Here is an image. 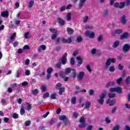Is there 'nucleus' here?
Returning a JSON list of instances; mask_svg holds the SVG:
<instances>
[{
  "mask_svg": "<svg viewBox=\"0 0 130 130\" xmlns=\"http://www.w3.org/2000/svg\"><path fill=\"white\" fill-rule=\"evenodd\" d=\"M68 57V53L66 52L63 56H62V58H61V61H58L57 62V63L55 64L56 68L58 69H61V64L64 66L68 61V59L67 58Z\"/></svg>",
  "mask_w": 130,
  "mask_h": 130,
  "instance_id": "f257e3e1",
  "label": "nucleus"
},
{
  "mask_svg": "<svg viewBox=\"0 0 130 130\" xmlns=\"http://www.w3.org/2000/svg\"><path fill=\"white\" fill-rule=\"evenodd\" d=\"M106 95H107V92L106 91L104 90L101 94L100 96V99L97 100L98 102L101 105H103L104 104V98L106 97Z\"/></svg>",
  "mask_w": 130,
  "mask_h": 130,
  "instance_id": "f03ea898",
  "label": "nucleus"
},
{
  "mask_svg": "<svg viewBox=\"0 0 130 130\" xmlns=\"http://www.w3.org/2000/svg\"><path fill=\"white\" fill-rule=\"evenodd\" d=\"M55 88L57 90H59L58 94L60 95H62V93L66 91V88L62 87V84L59 82L56 84Z\"/></svg>",
  "mask_w": 130,
  "mask_h": 130,
  "instance_id": "7ed1b4c3",
  "label": "nucleus"
},
{
  "mask_svg": "<svg viewBox=\"0 0 130 130\" xmlns=\"http://www.w3.org/2000/svg\"><path fill=\"white\" fill-rule=\"evenodd\" d=\"M79 122L81 123L79 125V127L80 128H84V127H86V120L84 117L82 116L80 117Z\"/></svg>",
  "mask_w": 130,
  "mask_h": 130,
  "instance_id": "20e7f679",
  "label": "nucleus"
},
{
  "mask_svg": "<svg viewBox=\"0 0 130 130\" xmlns=\"http://www.w3.org/2000/svg\"><path fill=\"white\" fill-rule=\"evenodd\" d=\"M85 36L86 37H88L91 39H93V38H95V33L93 31H90L89 30H87L85 32Z\"/></svg>",
  "mask_w": 130,
  "mask_h": 130,
  "instance_id": "39448f33",
  "label": "nucleus"
},
{
  "mask_svg": "<svg viewBox=\"0 0 130 130\" xmlns=\"http://www.w3.org/2000/svg\"><path fill=\"white\" fill-rule=\"evenodd\" d=\"M111 62H113V63H115V62H116V60L115 58H108V59L106 62V65H105L106 68H108V67H109V66L111 64Z\"/></svg>",
  "mask_w": 130,
  "mask_h": 130,
  "instance_id": "423d86ee",
  "label": "nucleus"
},
{
  "mask_svg": "<svg viewBox=\"0 0 130 130\" xmlns=\"http://www.w3.org/2000/svg\"><path fill=\"white\" fill-rule=\"evenodd\" d=\"M49 31H50L51 33H53L51 37V38L52 40H54L57 37V30L54 28H50Z\"/></svg>",
  "mask_w": 130,
  "mask_h": 130,
  "instance_id": "0eeeda50",
  "label": "nucleus"
},
{
  "mask_svg": "<svg viewBox=\"0 0 130 130\" xmlns=\"http://www.w3.org/2000/svg\"><path fill=\"white\" fill-rule=\"evenodd\" d=\"M73 40H74V37L71 36L67 39L62 38L61 39V42H62V43H64V44L68 43L69 44H71V43L73 42Z\"/></svg>",
  "mask_w": 130,
  "mask_h": 130,
  "instance_id": "6e6552de",
  "label": "nucleus"
},
{
  "mask_svg": "<svg viewBox=\"0 0 130 130\" xmlns=\"http://www.w3.org/2000/svg\"><path fill=\"white\" fill-rule=\"evenodd\" d=\"M106 103L107 104H109V106H113V105L116 103V100L115 99H108Z\"/></svg>",
  "mask_w": 130,
  "mask_h": 130,
  "instance_id": "1a4fd4ad",
  "label": "nucleus"
},
{
  "mask_svg": "<svg viewBox=\"0 0 130 130\" xmlns=\"http://www.w3.org/2000/svg\"><path fill=\"white\" fill-rule=\"evenodd\" d=\"M52 71H53V69H52V68H49L47 69V76L46 77V80H47L48 81L51 79V73H52Z\"/></svg>",
  "mask_w": 130,
  "mask_h": 130,
  "instance_id": "9d476101",
  "label": "nucleus"
},
{
  "mask_svg": "<svg viewBox=\"0 0 130 130\" xmlns=\"http://www.w3.org/2000/svg\"><path fill=\"white\" fill-rule=\"evenodd\" d=\"M130 45L128 44H125L123 46V52L124 53L129 51Z\"/></svg>",
  "mask_w": 130,
  "mask_h": 130,
  "instance_id": "9b49d317",
  "label": "nucleus"
},
{
  "mask_svg": "<svg viewBox=\"0 0 130 130\" xmlns=\"http://www.w3.org/2000/svg\"><path fill=\"white\" fill-rule=\"evenodd\" d=\"M120 5L118 3L116 2L115 3L114 7L115 8H119V9H123L124 8V2H121Z\"/></svg>",
  "mask_w": 130,
  "mask_h": 130,
  "instance_id": "f8f14e48",
  "label": "nucleus"
},
{
  "mask_svg": "<svg viewBox=\"0 0 130 130\" xmlns=\"http://www.w3.org/2000/svg\"><path fill=\"white\" fill-rule=\"evenodd\" d=\"M128 36H129V35L128 34V32H124L120 37V39L121 40H123V39H126V38H128Z\"/></svg>",
  "mask_w": 130,
  "mask_h": 130,
  "instance_id": "ddd939ff",
  "label": "nucleus"
},
{
  "mask_svg": "<svg viewBox=\"0 0 130 130\" xmlns=\"http://www.w3.org/2000/svg\"><path fill=\"white\" fill-rule=\"evenodd\" d=\"M57 21L60 26H63L64 24H66V21H64L63 19H62L60 17H58L57 19Z\"/></svg>",
  "mask_w": 130,
  "mask_h": 130,
  "instance_id": "4468645a",
  "label": "nucleus"
},
{
  "mask_svg": "<svg viewBox=\"0 0 130 130\" xmlns=\"http://www.w3.org/2000/svg\"><path fill=\"white\" fill-rule=\"evenodd\" d=\"M87 2V0H80V2L78 5L79 9H82L85 3Z\"/></svg>",
  "mask_w": 130,
  "mask_h": 130,
  "instance_id": "2eb2a0df",
  "label": "nucleus"
},
{
  "mask_svg": "<svg viewBox=\"0 0 130 130\" xmlns=\"http://www.w3.org/2000/svg\"><path fill=\"white\" fill-rule=\"evenodd\" d=\"M77 60H78L77 63V67H81V64L83 63V58L81 56H78L77 57Z\"/></svg>",
  "mask_w": 130,
  "mask_h": 130,
  "instance_id": "dca6fc26",
  "label": "nucleus"
},
{
  "mask_svg": "<svg viewBox=\"0 0 130 130\" xmlns=\"http://www.w3.org/2000/svg\"><path fill=\"white\" fill-rule=\"evenodd\" d=\"M84 75H85V73H84L83 72H81L79 73V75L77 76V78L79 81H82L83 80Z\"/></svg>",
  "mask_w": 130,
  "mask_h": 130,
  "instance_id": "f3484780",
  "label": "nucleus"
},
{
  "mask_svg": "<svg viewBox=\"0 0 130 130\" xmlns=\"http://www.w3.org/2000/svg\"><path fill=\"white\" fill-rule=\"evenodd\" d=\"M16 36H17L16 32H14L12 35V36L10 37V40L9 41V42L10 43H13V42H14V40H15V39L16 38Z\"/></svg>",
  "mask_w": 130,
  "mask_h": 130,
  "instance_id": "a211bd4d",
  "label": "nucleus"
},
{
  "mask_svg": "<svg viewBox=\"0 0 130 130\" xmlns=\"http://www.w3.org/2000/svg\"><path fill=\"white\" fill-rule=\"evenodd\" d=\"M1 17L3 18H8L9 17V12L8 11H3L1 14Z\"/></svg>",
  "mask_w": 130,
  "mask_h": 130,
  "instance_id": "6ab92c4d",
  "label": "nucleus"
},
{
  "mask_svg": "<svg viewBox=\"0 0 130 130\" xmlns=\"http://www.w3.org/2000/svg\"><path fill=\"white\" fill-rule=\"evenodd\" d=\"M66 19L68 22H71L72 21V14L68 12L66 15Z\"/></svg>",
  "mask_w": 130,
  "mask_h": 130,
  "instance_id": "aec40b11",
  "label": "nucleus"
},
{
  "mask_svg": "<svg viewBox=\"0 0 130 130\" xmlns=\"http://www.w3.org/2000/svg\"><path fill=\"white\" fill-rule=\"evenodd\" d=\"M59 75L60 76V78L62 79V78H64V77L67 76V73H66V72L60 71L59 72Z\"/></svg>",
  "mask_w": 130,
  "mask_h": 130,
  "instance_id": "412c9836",
  "label": "nucleus"
},
{
  "mask_svg": "<svg viewBox=\"0 0 130 130\" xmlns=\"http://www.w3.org/2000/svg\"><path fill=\"white\" fill-rule=\"evenodd\" d=\"M126 16L125 15H123L121 18V22L122 24H126Z\"/></svg>",
  "mask_w": 130,
  "mask_h": 130,
  "instance_id": "4be33fe9",
  "label": "nucleus"
},
{
  "mask_svg": "<svg viewBox=\"0 0 130 130\" xmlns=\"http://www.w3.org/2000/svg\"><path fill=\"white\" fill-rule=\"evenodd\" d=\"M67 33L68 35H72L74 33V29L70 27H67Z\"/></svg>",
  "mask_w": 130,
  "mask_h": 130,
  "instance_id": "5701e85b",
  "label": "nucleus"
},
{
  "mask_svg": "<svg viewBox=\"0 0 130 130\" xmlns=\"http://www.w3.org/2000/svg\"><path fill=\"white\" fill-rule=\"evenodd\" d=\"M116 92L117 93V94H121V93H122V89L119 86L116 87Z\"/></svg>",
  "mask_w": 130,
  "mask_h": 130,
  "instance_id": "b1692460",
  "label": "nucleus"
},
{
  "mask_svg": "<svg viewBox=\"0 0 130 130\" xmlns=\"http://www.w3.org/2000/svg\"><path fill=\"white\" fill-rule=\"evenodd\" d=\"M91 106V102L89 101H87L85 103V106H84V108L86 109H89L90 108V107Z\"/></svg>",
  "mask_w": 130,
  "mask_h": 130,
  "instance_id": "393cba45",
  "label": "nucleus"
},
{
  "mask_svg": "<svg viewBox=\"0 0 130 130\" xmlns=\"http://www.w3.org/2000/svg\"><path fill=\"white\" fill-rule=\"evenodd\" d=\"M76 41L78 43H81L83 41V38L81 36H79L77 38H76Z\"/></svg>",
  "mask_w": 130,
  "mask_h": 130,
  "instance_id": "a878e982",
  "label": "nucleus"
},
{
  "mask_svg": "<svg viewBox=\"0 0 130 130\" xmlns=\"http://www.w3.org/2000/svg\"><path fill=\"white\" fill-rule=\"evenodd\" d=\"M72 71H73V73L71 74L72 78H76V76H77V72L76 71V69H72Z\"/></svg>",
  "mask_w": 130,
  "mask_h": 130,
  "instance_id": "bb28decb",
  "label": "nucleus"
},
{
  "mask_svg": "<svg viewBox=\"0 0 130 130\" xmlns=\"http://www.w3.org/2000/svg\"><path fill=\"white\" fill-rule=\"evenodd\" d=\"M119 45V41H115L113 45V47L114 48H116V47H118V46Z\"/></svg>",
  "mask_w": 130,
  "mask_h": 130,
  "instance_id": "cd10ccee",
  "label": "nucleus"
},
{
  "mask_svg": "<svg viewBox=\"0 0 130 130\" xmlns=\"http://www.w3.org/2000/svg\"><path fill=\"white\" fill-rule=\"evenodd\" d=\"M68 118L67 117V116L66 115H60L59 117V120H63L64 121L66 119H67Z\"/></svg>",
  "mask_w": 130,
  "mask_h": 130,
  "instance_id": "c85d7f7f",
  "label": "nucleus"
},
{
  "mask_svg": "<svg viewBox=\"0 0 130 130\" xmlns=\"http://www.w3.org/2000/svg\"><path fill=\"white\" fill-rule=\"evenodd\" d=\"M56 119L55 118H52L51 120L50 121V125H52V124H54L55 121H56Z\"/></svg>",
  "mask_w": 130,
  "mask_h": 130,
  "instance_id": "c756f323",
  "label": "nucleus"
},
{
  "mask_svg": "<svg viewBox=\"0 0 130 130\" xmlns=\"http://www.w3.org/2000/svg\"><path fill=\"white\" fill-rule=\"evenodd\" d=\"M12 117L14 119H18V118H19V114L17 113H14L12 114Z\"/></svg>",
  "mask_w": 130,
  "mask_h": 130,
  "instance_id": "7c9ffc66",
  "label": "nucleus"
},
{
  "mask_svg": "<svg viewBox=\"0 0 130 130\" xmlns=\"http://www.w3.org/2000/svg\"><path fill=\"white\" fill-rule=\"evenodd\" d=\"M109 14V11H108V9H105L104 11L103 15L105 16V17H107L108 15Z\"/></svg>",
  "mask_w": 130,
  "mask_h": 130,
  "instance_id": "2f4dec72",
  "label": "nucleus"
},
{
  "mask_svg": "<svg viewBox=\"0 0 130 130\" xmlns=\"http://www.w3.org/2000/svg\"><path fill=\"white\" fill-rule=\"evenodd\" d=\"M32 109V107L31 106V104L29 103H26V110H31Z\"/></svg>",
  "mask_w": 130,
  "mask_h": 130,
  "instance_id": "473e14b6",
  "label": "nucleus"
},
{
  "mask_svg": "<svg viewBox=\"0 0 130 130\" xmlns=\"http://www.w3.org/2000/svg\"><path fill=\"white\" fill-rule=\"evenodd\" d=\"M71 103H72V104H76V103H77V98H76V97L72 98Z\"/></svg>",
  "mask_w": 130,
  "mask_h": 130,
  "instance_id": "72a5a7b5",
  "label": "nucleus"
},
{
  "mask_svg": "<svg viewBox=\"0 0 130 130\" xmlns=\"http://www.w3.org/2000/svg\"><path fill=\"white\" fill-rule=\"evenodd\" d=\"M109 96V99H111L112 98H115V96H116V94L115 93H109L108 94Z\"/></svg>",
  "mask_w": 130,
  "mask_h": 130,
  "instance_id": "f704fd0d",
  "label": "nucleus"
},
{
  "mask_svg": "<svg viewBox=\"0 0 130 130\" xmlns=\"http://www.w3.org/2000/svg\"><path fill=\"white\" fill-rule=\"evenodd\" d=\"M122 32H123L122 29H117L115 30L116 34H118V35L121 34V33H122Z\"/></svg>",
  "mask_w": 130,
  "mask_h": 130,
  "instance_id": "c9c22d12",
  "label": "nucleus"
},
{
  "mask_svg": "<svg viewBox=\"0 0 130 130\" xmlns=\"http://www.w3.org/2000/svg\"><path fill=\"white\" fill-rule=\"evenodd\" d=\"M103 40V36L102 35H100L98 37V41L99 42H101Z\"/></svg>",
  "mask_w": 130,
  "mask_h": 130,
  "instance_id": "e433bc0d",
  "label": "nucleus"
},
{
  "mask_svg": "<svg viewBox=\"0 0 130 130\" xmlns=\"http://www.w3.org/2000/svg\"><path fill=\"white\" fill-rule=\"evenodd\" d=\"M70 64L71 66H74L75 64V58L72 57L70 59Z\"/></svg>",
  "mask_w": 130,
  "mask_h": 130,
  "instance_id": "4c0bfd02",
  "label": "nucleus"
},
{
  "mask_svg": "<svg viewBox=\"0 0 130 130\" xmlns=\"http://www.w3.org/2000/svg\"><path fill=\"white\" fill-rule=\"evenodd\" d=\"M78 113L75 112L72 114V116L74 117V118H78Z\"/></svg>",
  "mask_w": 130,
  "mask_h": 130,
  "instance_id": "58836bf2",
  "label": "nucleus"
},
{
  "mask_svg": "<svg viewBox=\"0 0 130 130\" xmlns=\"http://www.w3.org/2000/svg\"><path fill=\"white\" fill-rule=\"evenodd\" d=\"M94 93H95V91L93 89H90L89 91V96H93L94 95Z\"/></svg>",
  "mask_w": 130,
  "mask_h": 130,
  "instance_id": "ea45409f",
  "label": "nucleus"
},
{
  "mask_svg": "<svg viewBox=\"0 0 130 130\" xmlns=\"http://www.w3.org/2000/svg\"><path fill=\"white\" fill-rule=\"evenodd\" d=\"M31 124V121L27 120L24 123V125L25 126H29Z\"/></svg>",
  "mask_w": 130,
  "mask_h": 130,
  "instance_id": "a19ab883",
  "label": "nucleus"
},
{
  "mask_svg": "<svg viewBox=\"0 0 130 130\" xmlns=\"http://www.w3.org/2000/svg\"><path fill=\"white\" fill-rule=\"evenodd\" d=\"M21 115H24L25 114V109L22 107V108L20 110Z\"/></svg>",
  "mask_w": 130,
  "mask_h": 130,
  "instance_id": "79ce46f5",
  "label": "nucleus"
},
{
  "mask_svg": "<svg viewBox=\"0 0 130 130\" xmlns=\"http://www.w3.org/2000/svg\"><path fill=\"white\" fill-rule=\"evenodd\" d=\"M109 71L111 72V73H113V72L115 71V68H114V66H111L109 68Z\"/></svg>",
  "mask_w": 130,
  "mask_h": 130,
  "instance_id": "37998d69",
  "label": "nucleus"
},
{
  "mask_svg": "<svg viewBox=\"0 0 130 130\" xmlns=\"http://www.w3.org/2000/svg\"><path fill=\"white\" fill-rule=\"evenodd\" d=\"M51 99H56V93H52L50 95Z\"/></svg>",
  "mask_w": 130,
  "mask_h": 130,
  "instance_id": "c03bdc74",
  "label": "nucleus"
},
{
  "mask_svg": "<svg viewBox=\"0 0 130 130\" xmlns=\"http://www.w3.org/2000/svg\"><path fill=\"white\" fill-rule=\"evenodd\" d=\"M34 5V1H31L28 3L29 8H32Z\"/></svg>",
  "mask_w": 130,
  "mask_h": 130,
  "instance_id": "a18cd8bd",
  "label": "nucleus"
},
{
  "mask_svg": "<svg viewBox=\"0 0 130 130\" xmlns=\"http://www.w3.org/2000/svg\"><path fill=\"white\" fill-rule=\"evenodd\" d=\"M72 71V69L69 68L66 69L65 73H66V74L68 75V74H70Z\"/></svg>",
  "mask_w": 130,
  "mask_h": 130,
  "instance_id": "49530a36",
  "label": "nucleus"
},
{
  "mask_svg": "<svg viewBox=\"0 0 130 130\" xmlns=\"http://www.w3.org/2000/svg\"><path fill=\"white\" fill-rule=\"evenodd\" d=\"M31 93L34 95H37V94H38V89H36L31 91Z\"/></svg>",
  "mask_w": 130,
  "mask_h": 130,
  "instance_id": "de8ad7c7",
  "label": "nucleus"
},
{
  "mask_svg": "<svg viewBox=\"0 0 130 130\" xmlns=\"http://www.w3.org/2000/svg\"><path fill=\"white\" fill-rule=\"evenodd\" d=\"M43 97L44 99L47 98V97H49V93L48 92H46L43 95Z\"/></svg>",
  "mask_w": 130,
  "mask_h": 130,
  "instance_id": "09e8293b",
  "label": "nucleus"
},
{
  "mask_svg": "<svg viewBox=\"0 0 130 130\" xmlns=\"http://www.w3.org/2000/svg\"><path fill=\"white\" fill-rule=\"evenodd\" d=\"M123 68H124V66H122L121 64H119L118 69L119 71H122V70H123Z\"/></svg>",
  "mask_w": 130,
  "mask_h": 130,
  "instance_id": "8fccbe9b",
  "label": "nucleus"
},
{
  "mask_svg": "<svg viewBox=\"0 0 130 130\" xmlns=\"http://www.w3.org/2000/svg\"><path fill=\"white\" fill-rule=\"evenodd\" d=\"M88 20H89V16H85L84 18H83L84 23H87V22H88Z\"/></svg>",
  "mask_w": 130,
  "mask_h": 130,
  "instance_id": "3c124183",
  "label": "nucleus"
},
{
  "mask_svg": "<svg viewBox=\"0 0 130 130\" xmlns=\"http://www.w3.org/2000/svg\"><path fill=\"white\" fill-rule=\"evenodd\" d=\"M116 87L115 88H111L109 89L110 93H114V92H116Z\"/></svg>",
  "mask_w": 130,
  "mask_h": 130,
  "instance_id": "603ef678",
  "label": "nucleus"
},
{
  "mask_svg": "<svg viewBox=\"0 0 130 130\" xmlns=\"http://www.w3.org/2000/svg\"><path fill=\"white\" fill-rule=\"evenodd\" d=\"M117 110V107H114L112 110L111 113L114 114L115 112H116V110Z\"/></svg>",
  "mask_w": 130,
  "mask_h": 130,
  "instance_id": "864d4df0",
  "label": "nucleus"
},
{
  "mask_svg": "<svg viewBox=\"0 0 130 130\" xmlns=\"http://www.w3.org/2000/svg\"><path fill=\"white\" fill-rule=\"evenodd\" d=\"M121 82H122V77H120L119 79H117V83L118 85L121 84Z\"/></svg>",
  "mask_w": 130,
  "mask_h": 130,
  "instance_id": "5fc2aeb1",
  "label": "nucleus"
},
{
  "mask_svg": "<svg viewBox=\"0 0 130 130\" xmlns=\"http://www.w3.org/2000/svg\"><path fill=\"white\" fill-rule=\"evenodd\" d=\"M105 121L106 123H110V122H111V120L109 119L108 117H106L105 118Z\"/></svg>",
  "mask_w": 130,
  "mask_h": 130,
  "instance_id": "6e6d98bb",
  "label": "nucleus"
},
{
  "mask_svg": "<svg viewBox=\"0 0 130 130\" xmlns=\"http://www.w3.org/2000/svg\"><path fill=\"white\" fill-rule=\"evenodd\" d=\"M29 33L30 32L29 31L25 32L24 34V38H25L26 39H28V38H29Z\"/></svg>",
  "mask_w": 130,
  "mask_h": 130,
  "instance_id": "4d7b16f0",
  "label": "nucleus"
},
{
  "mask_svg": "<svg viewBox=\"0 0 130 130\" xmlns=\"http://www.w3.org/2000/svg\"><path fill=\"white\" fill-rule=\"evenodd\" d=\"M86 69L87 70V71H88V72H89V73L92 72V69H91V67H90V65H87L86 66Z\"/></svg>",
  "mask_w": 130,
  "mask_h": 130,
  "instance_id": "13d9d810",
  "label": "nucleus"
},
{
  "mask_svg": "<svg viewBox=\"0 0 130 130\" xmlns=\"http://www.w3.org/2000/svg\"><path fill=\"white\" fill-rule=\"evenodd\" d=\"M120 128L119 125H116L113 127L112 130H119Z\"/></svg>",
  "mask_w": 130,
  "mask_h": 130,
  "instance_id": "bf43d9fd",
  "label": "nucleus"
},
{
  "mask_svg": "<svg viewBox=\"0 0 130 130\" xmlns=\"http://www.w3.org/2000/svg\"><path fill=\"white\" fill-rule=\"evenodd\" d=\"M60 49H61V47L60 46H56L55 47V50H56V51H60Z\"/></svg>",
  "mask_w": 130,
  "mask_h": 130,
  "instance_id": "052dcab7",
  "label": "nucleus"
},
{
  "mask_svg": "<svg viewBox=\"0 0 130 130\" xmlns=\"http://www.w3.org/2000/svg\"><path fill=\"white\" fill-rule=\"evenodd\" d=\"M125 83H126V84H129V83H130V78H129V76L127 77V78H126Z\"/></svg>",
  "mask_w": 130,
  "mask_h": 130,
  "instance_id": "680f3d73",
  "label": "nucleus"
},
{
  "mask_svg": "<svg viewBox=\"0 0 130 130\" xmlns=\"http://www.w3.org/2000/svg\"><path fill=\"white\" fill-rule=\"evenodd\" d=\"M19 46V42L15 41L14 43H13V46L14 47H17V46Z\"/></svg>",
  "mask_w": 130,
  "mask_h": 130,
  "instance_id": "e2e57ef3",
  "label": "nucleus"
},
{
  "mask_svg": "<svg viewBox=\"0 0 130 130\" xmlns=\"http://www.w3.org/2000/svg\"><path fill=\"white\" fill-rule=\"evenodd\" d=\"M41 90L43 91V92H46V87L44 85H42L41 87Z\"/></svg>",
  "mask_w": 130,
  "mask_h": 130,
  "instance_id": "0e129e2a",
  "label": "nucleus"
},
{
  "mask_svg": "<svg viewBox=\"0 0 130 130\" xmlns=\"http://www.w3.org/2000/svg\"><path fill=\"white\" fill-rule=\"evenodd\" d=\"M63 124L64 125H68V124H69V120L68 119L64 120Z\"/></svg>",
  "mask_w": 130,
  "mask_h": 130,
  "instance_id": "69168bd1",
  "label": "nucleus"
},
{
  "mask_svg": "<svg viewBox=\"0 0 130 130\" xmlns=\"http://www.w3.org/2000/svg\"><path fill=\"white\" fill-rule=\"evenodd\" d=\"M40 47H41V49H42L43 50H46V46H45V45H41Z\"/></svg>",
  "mask_w": 130,
  "mask_h": 130,
  "instance_id": "338daca9",
  "label": "nucleus"
},
{
  "mask_svg": "<svg viewBox=\"0 0 130 130\" xmlns=\"http://www.w3.org/2000/svg\"><path fill=\"white\" fill-rule=\"evenodd\" d=\"M129 4H130V0H127V1L124 2V6H125L126 7H127V6L129 5Z\"/></svg>",
  "mask_w": 130,
  "mask_h": 130,
  "instance_id": "774afa93",
  "label": "nucleus"
}]
</instances>
